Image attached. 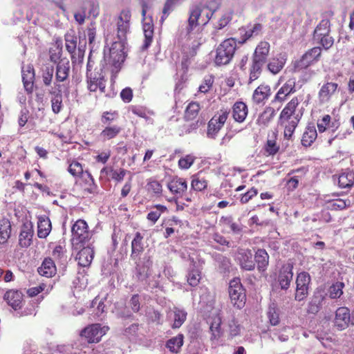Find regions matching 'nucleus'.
<instances>
[{"label": "nucleus", "mask_w": 354, "mask_h": 354, "mask_svg": "<svg viewBox=\"0 0 354 354\" xmlns=\"http://www.w3.org/2000/svg\"><path fill=\"white\" fill-rule=\"evenodd\" d=\"M131 14L129 10H122L116 17V38L110 48V62L118 68L126 57L127 34L130 30Z\"/></svg>", "instance_id": "nucleus-1"}, {"label": "nucleus", "mask_w": 354, "mask_h": 354, "mask_svg": "<svg viewBox=\"0 0 354 354\" xmlns=\"http://www.w3.org/2000/svg\"><path fill=\"white\" fill-rule=\"evenodd\" d=\"M221 5V0H203L192 4L188 11L186 35L190 36L198 26H205Z\"/></svg>", "instance_id": "nucleus-2"}, {"label": "nucleus", "mask_w": 354, "mask_h": 354, "mask_svg": "<svg viewBox=\"0 0 354 354\" xmlns=\"http://www.w3.org/2000/svg\"><path fill=\"white\" fill-rule=\"evenodd\" d=\"M92 231L88 230L87 223L83 219H78L71 227V243L73 250H77L87 243H91Z\"/></svg>", "instance_id": "nucleus-3"}, {"label": "nucleus", "mask_w": 354, "mask_h": 354, "mask_svg": "<svg viewBox=\"0 0 354 354\" xmlns=\"http://www.w3.org/2000/svg\"><path fill=\"white\" fill-rule=\"evenodd\" d=\"M236 49V41L234 38L224 40L216 48L214 62L216 65H226L232 59Z\"/></svg>", "instance_id": "nucleus-4"}, {"label": "nucleus", "mask_w": 354, "mask_h": 354, "mask_svg": "<svg viewBox=\"0 0 354 354\" xmlns=\"http://www.w3.org/2000/svg\"><path fill=\"white\" fill-rule=\"evenodd\" d=\"M228 292L232 304L239 309L243 308L245 304L246 295L240 279L235 278L230 281Z\"/></svg>", "instance_id": "nucleus-5"}, {"label": "nucleus", "mask_w": 354, "mask_h": 354, "mask_svg": "<svg viewBox=\"0 0 354 354\" xmlns=\"http://www.w3.org/2000/svg\"><path fill=\"white\" fill-rule=\"evenodd\" d=\"M299 104L298 97H293L283 108L280 113L279 123H285L289 120L299 122L303 115L301 110H297Z\"/></svg>", "instance_id": "nucleus-6"}, {"label": "nucleus", "mask_w": 354, "mask_h": 354, "mask_svg": "<svg viewBox=\"0 0 354 354\" xmlns=\"http://www.w3.org/2000/svg\"><path fill=\"white\" fill-rule=\"evenodd\" d=\"M229 113L230 111L227 109H221L209 121L207 131V136L209 138H216L218 133L225 123Z\"/></svg>", "instance_id": "nucleus-7"}, {"label": "nucleus", "mask_w": 354, "mask_h": 354, "mask_svg": "<svg viewBox=\"0 0 354 354\" xmlns=\"http://www.w3.org/2000/svg\"><path fill=\"white\" fill-rule=\"evenodd\" d=\"M322 54V49L320 47H313L307 50L301 57L295 62V70L299 71L302 69L306 68L314 62H317Z\"/></svg>", "instance_id": "nucleus-8"}, {"label": "nucleus", "mask_w": 354, "mask_h": 354, "mask_svg": "<svg viewBox=\"0 0 354 354\" xmlns=\"http://www.w3.org/2000/svg\"><path fill=\"white\" fill-rule=\"evenodd\" d=\"M86 79L88 89L91 92H95L97 88L102 93L105 92V80L103 69L100 68L98 70L95 69L94 72L86 73Z\"/></svg>", "instance_id": "nucleus-9"}, {"label": "nucleus", "mask_w": 354, "mask_h": 354, "mask_svg": "<svg viewBox=\"0 0 354 354\" xmlns=\"http://www.w3.org/2000/svg\"><path fill=\"white\" fill-rule=\"evenodd\" d=\"M235 261L243 270L252 271L255 269L254 255L249 249L239 248L235 254Z\"/></svg>", "instance_id": "nucleus-10"}, {"label": "nucleus", "mask_w": 354, "mask_h": 354, "mask_svg": "<svg viewBox=\"0 0 354 354\" xmlns=\"http://www.w3.org/2000/svg\"><path fill=\"white\" fill-rule=\"evenodd\" d=\"M310 276L306 272H302L297 274L296 279V292L295 299L301 301L305 299L308 295Z\"/></svg>", "instance_id": "nucleus-11"}, {"label": "nucleus", "mask_w": 354, "mask_h": 354, "mask_svg": "<svg viewBox=\"0 0 354 354\" xmlns=\"http://www.w3.org/2000/svg\"><path fill=\"white\" fill-rule=\"evenodd\" d=\"M108 330V326L101 327L99 324H91L81 332V337H84L88 343H97Z\"/></svg>", "instance_id": "nucleus-12"}, {"label": "nucleus", "mask_w": 354, "mask_h": 354, "mask_svg": "<svg viewBox=\"0 0 354 354\" xmlns=\"http://www.w3.org/2000/svg\"><path fill=\"white\" fill-rule=\"evenodd\" d=\"M350 319V310L346 307H339L335 311L333 326L337 330H343L348 328Z\"/></svg>", "instance_id": "nucleus-13"}, {"label": "nucleus", "mask_w": 354, "mask_h": 354, "mask_svg": "<svg viewBox=\"0 0 354 354\" xmlns=\"http://www.w3.org/2000/svg\"><path fill=\"white\" fill-rule=\"evenodd\" d=\"M76 257L78 264L82 267H86L91 264L94 257L93 247L91 243L82 245Z\"/></svg>", "instance_id": "nucleus-14"}, {"label": "nucleus", "mask_w": 354, "mask_h": 354, "mask_svg": "<svg viewBox=\"0 0 354 354\" xmlns=\"http://www.w3.org/2000/svg\"><path fill=\"white\" fill-rule=\"evenodd\" d=\"M293 265L287 263L282 266L278 276V281L282 290H287L290 285L293 277Z\"/></svg>", "instance_id": "nucleus-15"}, {"label": "nucleus", "mask_w": 354, "mask_h": 354, "mask_svg": "<svg viewBox=\"0 0 354 354\" xmlns=\"http://www.w3.org/2000/svg\"><path fill=\"white\" fill-rule=\"evenodd\" d=\"M263 26L260 23H255L252 26H248L247 28H240L239 32L241 35V41H240L239 43L243 44L252 37L261 35L263 33Z\"/></svg>", "instance_id": "nucleus-16"}, {"label": "nucleus", "mask_w": 354, "mask_h": 354, "mask_svg": "<svg viewBox=\"0 0 354 354\" xmlns=\"http://www.w3.org/2000/svg\"><path fill=\"white\" fill-rule=\"evenodd\" d=\"M295 81L293 79H289L278 91L272 102L285 101L287 97L295 92Z\"/></svg>", "instance_id": "nucleus-17"}, {"label": "nucleus", "mask_w": 354, "mask_h": 354, "mask_svg": "<svg viewBox=\"0 0 354 354\" xmlns=\"http://www.w3.org/2000/svg\"><path fill=\"white\" fill-rule=\"evenodd\" d=\"M326 79H327L326 82L321 87L318 93L319 100L322 102L329 101L338 88L337 83L328 82L329 77H326Z\"/></svg>", "instance_id": "nucleus-18"}, {"label": "nucleus", "mask_w": 354, "mask_h": 354, "mask_svg": "<svg viewBox=\"0 0 354 354\" xmlns=\"http://www.w3.org/2000/svg\"><path fill=\"white\" fill-rule=\"evenodd\" d=\"M33 230L31 223H25L22 225L19 237V245L22 248H28L32 243Z\"/></svg>", "instance_id": "nucleus-19"}, {"label": "nucleus", "mask_w": 354, "mask_h": 354, "mask_svg": "<svg viewBox=\"0 0 354 354\" xmlns=\"http://www.w3.org/2000/svg\"><path fill=\"white\" fill-rule=\"evenodd\" d=\"M270 44L268 41H260L257 46L252 58L266 63L270 52Z\"/></svg>", "instance_id": "nucleus-20"}, {"label": "nucleus", "mask_w": 354, "mask_h": 354, "mask_svg": "<svg viewBox=\"0 0 354 354\" xmlns=\"http://www.w3.org/2000/svg\"><path fill=\"white\" fill-rule=\"evenodd\" d=\"M70 73V63L68 59H61L57 64L55 80L58 82L68 79Z\"/></svg>", "instance_id": "nucleus-21"}, {"label": "nucleus", "mask_w": 354, "mask_h": 354, "mask_svg": "<svg viewBox=\"0 0 354 354\" xmlns=\"http://www.w3.org/2000/svg\"><path fill=\"white\" fill-rule=\"evenodd\" d=\"M191 265L187 274V281L189 286L192 287L196 286L201 279V272L196 266L194 259H190Z\"/></svg>", "instance_id": "nucleus-22"}, {"label": "nucleus", "mask_w": 354, "mask_h": 354, "mask_svg": "<svg viewBox=\"0 0 354 354\" xmlns=\"http://www.w3.org/2000/svg\"><path fill=\"white\" fill-rule=\"evenodd\" d=\"M143 236L137 232L131 241V258L136 260L144 251Z\"/></svg>", "instance_id": "nucleus-23"}, {"label": "nucleus", "mask_w": 354, "mask_h": 354, "mask_svg": "<svg viewBox=\"0 0 354 354\" xmlns=\"http://www.w3.org/2000/svg\"><path fill=\"white\" fill-rule=\"evenodd\" d=\"M23 295L19 291L10 290L4 295V299L15 310L21 308Z\"/></svg>", "instance_id": "nucleus-24"}, {"label": "nucleus", "mask_w": 354, "mask_h": 354, "mask_svg": "<svg viewBox=\"0 0 354 354\" xmlns=\"http://www.w3.org/2000/svg\"><path fill=\"white\" fill-rule=\"evenodd\" d=\"M56 272L55 264L50 258L44 259L41 266L38 268L39 274L46 277H52L56 274Z\"/></svg>", "instance_id": "nucleus-25"}, {"label": "nucleus", "mask_w": 354, "mask_h": 354, "mask_svg": "<svg viewBox=\"0 0 354 354\" xmlns=\"http://www.w3.org/2000/svg\"><path fill=\"white\" fill-rule=\"evenodd\" d=\"M255 264L260 272L265 271L268 266L269 255L264 249H259L254 257Z\"/></svg>", "instance_id": "nucleus-26"}, {"label": "nucleus", "mask_w": 354, "mask_h": 354, "mask_svg": "<svg viewBox=\"0 0 354 354\" xmlns=\"http://www.w3.org/2000/svg\"><path fill=\"white\" fill-rule=\"evenodd\" d=\"M248 115V106L243 102H236L232 108V117L236 122H243Z\"/></svg>", "instance_id": "nucleus-27"}, {"label": "nucleus", "mask_w": 354, "mask_h": 354, "mask_svg": "<svg viewBox=\"0 0 354 354\" xmlns=\"http://www.w3.org/2000/svg\"><path fill=\"white\" fill-rule=\"evenodd\" d=\"M65 46L68 52L71 55L72 62H75V56L73 53L77 49V37L74 31L71 30L65 35Z\"/></svg>", "instance_id": "nucleus-28"}, {"label": "nucleus", "mask_w": 354, "mask_h": 354, "mask_svg": "<svg viewBox=\"0 0 354 354\" xmlns=\"http://www.w3.org/2000/svg\"><path fill=\"white\" fill-rule=\"evenodd\" d=\"M168 189L173 194H181L187 189V185L183 178H174L167 185Z\"/></svg>", "instance_id": "nucleus-29"}, {"label": "nucleus", "mask_w": 354, "mask_h": 354, "mask_svg": "<svg viewBox=\"0 0 354 354\" xmlns=\"http://www.w3.org/2000/svg\"><path fill=\"white\" fill-rule=\"evenodd\" d=\"M121 131L122 128L118 125H108L105 126L100 136L103 141H106L116 138Z\"/></svg>", "instance_id": "nucleus-30"}, {"label": "nucleus", "mask_w": 354, "mask_h": 354, "mask_svg": "<svg viewBox=\"0 0 354 354\" xmlns=\"http://www.w3.org/2000/svg\"><path fill=\"white\" fill-rule=\"evenodd\" d=\"M270 95V86L268 85H260L254 90L252 100L255 103L260 104L267 99Z\"/></svg>", "instance_id": "nucleus-31"}, {"label": "nucleus", "mask_w": 354, "mask_h": 354, "mask_svg": "<svg viewBox=\"0 0 354 354\" xmlns=\"http://www.w3.org/2000/svg\"><path fill=\"white\" fill-rule=\"evenodd\" d=\"M51 230V223L47 217L39 218L37 224V235L41 239L47 237Z\"/></svg>", "instance_id": "nucleus-32"}, {"label": "nucleus", "mask_w": 354, "mask_h": 354, "mask_svg": "<svg viewBox=\"0 0 354 354\" xmlns=\"http://www.w3.org/2000/svg\"><path fill=\"white\" fill-rule=\"evenodd\" d=\"M330 33V23L329 19H324L315 28L313 32L314 40L324 37Z\"/></svg>", "instance_id": "nucleus-33"}, {"label": "nucleus", "mask_w": 354, "mask_h": 354, "mask_svg": "<svg viewBox=\"0 0 354 354\" xmlns=\"http://www.w3.org/2000/svg\"><path fill=\"white\" fill-rule=\"evenodd\" d=\"M276 115V111L271 106L266 107L259 115L257 124L259 126L267 127Z\"/></svg>", "instance_id": "nucleus-34"}, {"label": "nucleus", "mask_w": 354, "mask_h": 354, "mask_svg": "<svg viewBox=\"0 0 354 354\" xmlns=\"http://www.w3.org/2000/svg\"><path fill=\"white\" fill-rule=\"evenodd\" d=\"M354 184V172L346 170L339 174L338 177V185L341 188H350Z\"/></svg>", "instance_id": "nucleus-35"}, {"label": "nucleus", "mask_w": 354, "mask_h": 354, "mask_svg": "<svg viewBox=\"0 0 354 354\" xmlns=\"http://www.w3.org/2000/svg\"><path fill=\"white\" fill-rule=\"evenodd\" d=\"M317 136V130L314 125H308L303 134L301 144L305 147H309L315 140Z\"/></svg>", "instance_id": "nucleus-36"}, {"label": "nucleus", "mask_w": 354, "mask_h": 354, "mask_svg": "<svg viewBox=\"0 0 354 354\" xmlns=\"http://www.w3.org/2000/svg\"><path fill=\"white\" fill-rule=\"evenodd\" d=\"M265 64L266 63L252 58V62L250 66L249 83H252L259 77Z\"/></svg>", "instance_id": "nucleus-37"}, {"label": "nucleus", "mask_w": 354, "mask_h": 354, "mask_svg": "<svg viewBox=\"0 0 354 354\" xmlns=\"http://www.w3.org/2000/svg\"><path fill=\"white\" fill-rule=\"evenodd\" d=\"M11 234V224L8 219L0 220V244L8 241Z\"/></svg>", "instance_id": "nucleus-38"}, {"label": "nucleus", "mask_w": 354, "mask_h": 354, "mask_svg": "<svg viewBox=\"0 0 354 354\" xmlns=\"http://www.w3.org/2000/svg\"><path fill=\"white\" fill-rule=\"evenodd\" d=\"M234 11L227 10L224 11L219 19L214 24V28L215 31L219 30L227 26L232 19Z\"/></svg>", "instance_id": "nucleus-39"}, {"label": "nucleus", "mask_w": 354, "mask_h": 354, "mask_svg": "<svg viewBox=\"0 0 354 354\" xmlns=\"http://www.w3.org/2000/svg\"><path fill=\"white\" fill-rule=\"evenodd\" d=\"M183 344V335L178 334L177 336L169 339L166 344V346L172 353H178Z\"/></svg>", "instance_id": "nucleus-40"}, {"label": "nucleus", "mask_w": 354, "mask_h": 354, "mask_svg": "<svg viewBox=\"0 0 354 354\" xmlns=\"http://www.w3.org/2000/svg\"><path fill=\"white\" fill-rule=\"evenodd\" d=\"M83 8L90 16L96 17L99 15V3L96 0H85Z\"/></svg>", "instance_id": "nucleus-41"}, {"label": "nucleus", "mask_w": 354, "mask_h": 354, "mask_svg": "<svg viewBox=\"0 0 354 354\" xmlns=\"http://www.w3.org/2000/svg\"><path fill=\"white\" fill-rule=\"evenodd\" d=\"M186 317L187 313L184 310L175 308L174 310V323L172 328H177L180 327L186 320Z\"/></svg>", "instance_id": "nucleus-42"}, {"label": "nucleus", "mask_w": 354, "mask_h": 354, "mask_svg": "<svg viewBox=\"0 0 354 354\" xmlns=\"http://www.w3.org/2000/svg\"><path fill=\"white\" fill-rule=\"evenodd\" d=\"M324 299L322 295H315L308 304V313L316 314L320 310Z\"/></svg>", "instance_id": "nucleus-43"}, {"label": "nucleus", "mask_w": 354, "mask_h": 354, "mask_svg": "<svg viewBox=\"0 0 354 354\" xmlns=\"http://www.w3.org/2000/svg\"><path fill=\"white\" fill-rule=\"evenodd\" d=\"M351 204V201L348 199H333L328 201V207L332 210H341L350 207Z\"/></svg>", "instance_id": "nucleus-44"}, {"label": "nucleus", "mask_w": 354, "mask_h": 354, "mask_svg": "<svg viewBox=\"0 0 354 354\" xmlns=\"http://www.w3.org/2000/svg\"><path fill=\"white\" fill-rule=\"evenodd\" d=\"M34 73L28 70L27 73L22 71V81L24 88L28 93H32L33 88Z\"/></svg>", "instance_id": "nucleus-45"}, {"label": "nucleus", "mask_w": 354, "mask_h": 354, "mask_svg": "<svg viewBox=\"0 0 354 354\" xmlns=\"http://www.w3.org/2000/svg\"><path fill=\"white\" fill-rule=\"evenodd\" d=\"M200 105L197 102H191L187 106L185 110V118L187 120H192L195 119L199 112Z\"/></svg>", "instance_id": "nucleus-46"}, {"label": "nucleus", "mask_w": 354, "mask_h": 354, "mask_svg": "<svg viewBox=\"0 0 354 354\" xmlns=\"http://www.w3.org/2000/svg\"><path fill=\"white\" fill-rule=\"evenodd\" d=\"M344 283L343 282L337 281L333 283L328 290L329 297L331 299L339 298L343 295V288Z\"/></svg>", "instance_id": "nucleus-47"}, {"label": "nucleus", "mask_w": 354, "mask_h": 354, "mask_svg": "<svg viewBox=\"0 0 354 354\" xmlns=\"http://www.w3.org/2000/svg\"><path fill=\"white\" fill-rule=\"evenodd\" d=\"M299 122L296 120H289L285 123H279L280 125L284 127V136L287 139H290L295 128L297 127Z\"/></svg>", "instance_id": "nucleus-48"}, {"label": "nucleus", "mask_w": 354, "mask_h": 354, "mask_svg": "<svg viewBox=\"0 0 354 354\" xmlns=\"http://www.w3.org/2000/svg\"><path fill=\"white\" fill-rule=\"evenodd\" d=\"M221 221L227 225L234 234H239L242 230L241 225L234 222L232 216H222Z\"/></svg>", "instance_id": "nucleus-49"}, {"label": "nucleus", "mask_w": 354, "mask_h": 354, "mask_svg": "<svg viewBox=\"0 0 354 354\" xmlns=\"http://www.w3.org/2000/svg\"><path fill=\"white\" fill-rule=\"evenodd\" d=\"M118 118V113L114 111H104L101 116V122L104 126L111 125V124Z\"/></svg>", "instance_id": "nucleus-50"}, {"label": "nucleus", "mask_w": 354, "mask_h": 354, "mask_svg": "<svg viewBox=\"0 0 354 354\" xmlns=\"http://www.w3.org/2000/svg\"><path fill=\"white\" fill-rule=\"evenodd\" d=\"M54 74L53 66H45L42 69V80L44 85L50 86Z\"/></svg>", "instance_id": "nucleus-51"}, {"label": "nucleus", "mask_w": 354, "mask_h": 354, "mask_svg": "<svg viewBox=\"0 0 354 354\" xmlns=\"http://www.w3.org/2000/svg\"><path fill=\"white\" fill-rule=\"evenodd\" d=\"M285 62L279 59H272L268 64V69L273 74L278 73L283 67Z\"/></svg>", "instance_id": "nucleus-52"}, {"label": "nucleus", "mask_w": 354, "mask_h": 354, "mask_svg": "<svg viewBox=\"0 0 354 354\" xmlns=\"http://www.w3.org/2000/svg\"><path fill=\"white\" fill-rule=\"evenodd\" d=\"M62 95H52L50 102H51V107L52 111L54 113L57 114L59 113L63 106L62 103Z\"/></svg>", "instance_id": "nucleus-53"}, {"label": "nucleus", "mask_w": 354, "mask_h": 354, "mask_svg": "<svg viewBox=\"0 0 354 354\" xmlns=\"http://www.w3.org/2000/svg\"><path fill=\"white\" fill-rule=\"evenodd\" d=\"M317 44H319L325 50L330 49L333 44H334V38L330 35V34H328L324 35V37H320L315 40Z\"/></svg>", "instance_id": "nucleus-54"}, {"label": "nucleus", "mask_w": 354, "mask_h": 354, "mask_svg": "<svg viewBox=\"0 0 354 354\" xmlns=\"http://www.w3.org/2000/svg\"><path fill=\"white\" fill-rule=\"evenodd\" d=\"M207 187V181L203 178L198 176H193L192 180V188L196 191H202Z\"/></svg>", "instance_id": "nucleus-55"}, {"label": "nucleus", "mask_w": 354, "mask_h": 354, "mask_svg": "<svg viewBox=\"0 0 354 354\" xmlns=\"http://www.w3.org/2000/svg\"><path fill=\"white\" fill-rule=\"evenodd\" d=\"M221 319L220 317H215L210 326V330L212 332V336L214 339L220 337L221 335Z\"/></svg>", "instance_id": "nucleus-56"}, {"label": "nucleus", "mask_w": 354, "mask_h": 354, "mask_svg": "<svg viewBox=\"0 0 354 354\" xmlns=\"http://www.w3.org/2000/svg\"><path fill=\"white\" fill-rule=\"evenodd\" d=\"M268 317L270 322L272 325L276 326L279 324V314L277 313V310L276 309L274 304L270 306L268 312Z\"/></svg>", "instance_id": "nucleus-57"}, {"label": "nucleus", "mask_w": 354, "mask_h": 354, "mask_svg": "<svg viewBox=\"0 0 354 354\" xmlns=\"http://www.w3.org/2000/svg\"><path fill=\"white\" fill-rule=\"evenodd\" d=\"M68 171L73 176H78L84 172L82 165L77 161H73L69 165Z\"/></svg>", "instance_id": "nucleus-58"}, {"label": "nucleus", "mask_w": 354, "mask_h": 354, "mask_svg": "<svg viewBox=\"0 0 354 354\" xmlns=\"http://www.w3.org/2000/svg\"><path fill=\"white\" fill-rule=\"evenodd\" d=\"M228 330L231 337H235L240 333L241 326L238 324L234 317L228 322Z\"/></svg>", "instance_id": "nucleus-59"}, {"label": "nucleus", "mask_w": 354, "mask_h": 354, "mask_svg": "<svg viewBox=\"0 0 354 354\" xmlns=\"http://www.w3.org/2000/svg\"><path fill=\"white\" fill-rule=\"evenodd\" d=\"M194 162V158L190 155H187L178 160V166L181 169H187L192 165Z\"/></svg>", "instance_id": "nucleus-60"}, {"label": "nucleus", "mask_w": 354, "mask_h": 354, "mask_svg": "<svg viewBox=\"0 0 354 354\" xmlns=\"http://www.w3.org/2000/svg\"><path fill=\"white\" fill-rule=\"evenodd\" d=\"M129 307L134 313H138L140 308V296L138 294L133 295L129 302Z\"/></svg>", "instance_id": "nucleus-61"}, {"label": "nucleus", "mask_w": 354, "mask_h": 354, "mask_svg": "<svg viewBox=\"0 0 354 354\" xmlns=\"http://www.w3.org/2000/svg\"><path fill=\"white\" fill-rule=\"evenodd\" d=\"M84 174L86 175L88 179L87 182L88 187L84 188V191L90 194L95 193L97 190V186L94 183V178L88 171H86Z\"/></svg>", "instance_id": "nucleus-62"}, {"label": "nucleus", "mask_w": 354, "mask_h": 354, "mask_svg": "<svg viewBox=\"0 0 354 354\" xmlns=\"http://www.w3.org/2000/svg\"><path fill=\"white\" fill-rule=\"evenodd\" d=\"M330 116L329 115H324L320 121L317 122V127L319 132H324L326 128L330 127Z\"/></svg>", "instance_id": "nucleus-63"}, {"label": "nucleus", "mask_w": 354, "mask_h": 354, "mask_svg": "<svg viewBox=\"0 0 354 354\" xmlns=\"http://www.w3.org/2000/svg\"><path fill=\"white\" fill-rule=\"evenodd\" d=\"M214 82L212 77H207L204 79L203 82L200 85L198 89L199 91L203 93H207L212 86Z\"/></svg>", "instance_id": "nucleus-64"}]
</instances>
